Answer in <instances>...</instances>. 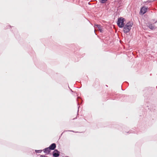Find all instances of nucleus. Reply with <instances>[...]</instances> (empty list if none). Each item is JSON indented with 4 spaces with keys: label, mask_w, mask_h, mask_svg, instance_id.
I'll return each mask as SVG.
<instances>
[{
    "label": "nucleus",
    "mask_w": 157,
    "mask_h": 157,
    "mask_svg": "<svg viewBox=\"0 0 157 157\" xmlns=\"http://www.w3.org/2000/svg\"><path fill=\"white\" fill-rule=\"evenodd\" d=\"M77 101H78V105L80 104H81L82 103V100L79 97H77Z\"/></svg>",
    "instance_id": "10"
},
{
    "label": "nucleus",
    "mask_w": 157,
    "mask_h": 157,
    "mask_svg": "<svg viewBox=\"0 0 157 157\" xmlns=\"http://www.w3.org/2000/svg\"><path fill=\"white\" fill-rule=\"evenodd\" d=\"M108 0H100V2L101 3H104L106 2Z\"/></svg>",
    "instance_id": "11"
},
{
    "label": "nucleus",
    "mask_w": 157,
    "mask_h": 157,
    "mask_svg": "<svg viewBox=\"0 0 157 157\" xmlns=\"http://www.w3.org/2000/svg\"><path fill=\"white\" fill-rule=\"evenodd\" d=\"M51 150L48 147L45 148L43 150L44 152L46 154H48L51 152Z\"/></svg>",
    "instance_id": "5"
},
{
    "label": "nucleus",
    "mask_w": 157,
    "mask_h": 157,
    "mask_svg": "<svg viewBox=\"0 0 157 157\" xmlns=\"http://www.w3.org/2000/svg\"><path fill=\"white\" fill-rule=\"evenodd\" d=\"M157 21H155V22H154V23H157Z\"/></svg>",
    "instance_id": "15"
},
{
    "label": "nucleus",
    "mask_w": 157,
    "mask_h": 157,
    "mask_svg": "<svg viewBox=\"0 0 157 157\" xmlns=\"http://www.w3.org/2000/svg\"><path fill=\"white\" fill-rule=\"evenodd\" d=\"M42 150H35V152L37 153H40L42 152Z\"/></svg>",
    "instance_id": "12"
},
{
    "label": "nucleus",
    "mask_w": 157,
    "mask_h": 157,
    "mask_svg": "<svg viewBox=\"0 0 157 157\" xmlns=\"http://www.w3.org/2000/svg\"><path fill=\"white\" fill-rule=\"evenodd\" d=\"M147 7H146L144 6L141 7L140 9V14H141L142 15H144L147 12Z\"/></svg>",
    "instance_id": "2"
},
{
    "label": "nucleus",
    "mask_w": 157,
    "mask_h": 157,
    "mask_svg": "<svg viewBox=\"0 0 157 157\" xmlns=\"http://www.w3.org/2000/svg\"><path fill=\"white\" fill-rule=\"evenodd\" d=\"M60 155V152L57 149L54 150L52 152V155L54 157H58Z\"/></svg>",
    "instance_id": "4"
},
{
    "label": "nucleus",
    "mask_w": 157,
    "mask_h": 157,
    "mask_svg": "<svg viewBox=\"0 0 157 157\" xmlns=\"http://www.w3.org/2000/svg\"><path fill=\"white\" fill-rule=\"evenodd\" d=\"M94 27L95 28L98 29V30L100 31L101 33H102L103 32V30L101 29V26L100 25L97 24L95 25L94 26Z\"/></svg>",
    "instance_id": "6"
},
{
    "label": "nucleus",
    "mask_w": 157,
    "mask_h": 157,
    "mask_svg": "<svg viewBox=\"0 0 157 157\" xmlns=\"http://www.w3.org/2000/svg\"><path fill=\"white\" fill-rule=\"evenodd\" d=\"M49 147L51 150H55V149L56 147V145L55 143H52L50 145V146Z\"/></svg>",
    "instance_id": "7"
},
{
    "label": "nucleus",
    "mask_w": 157,
    "mask_h": 157,
    "mask_svg": "<svg viewBox=\"0 0 157 157\" xmlns=\"http://www.w3.org/2000/svg\"><path fill=\"white\" fill-rule=\"evenodd\" d=\"M71 90L72 92H73L72 90L71 89Z\"/></svg>",
    "instance_id": "16"
},
{
    "label": "nucleus",
    "mask_w": 157,
    "mask_h": 157,
    "mask_svg": "<svg viewBox=\"0 0 157 157\" xmlns=\"http://www.w3.org/2000/svg\"><path fill=\"white\" fill-rule=\"evenodd\" d=\"M75 132V133H77V132H75L74 131H72V130H65L64 132Z\"/></svg>",
    "instance_id": "13"
},
{
    "label": "nucleus",
    "mask_w": 157,
    "mask_h": 157,
    "mask_svg": "<svg viewBox=\"0 0 157 157\" xmlns=\"http://www.w3.org/2000/svg\"><path fill=\"white\" fill-rule=\"evenodd\" d=\"M39 157H46L45 155H40Z\"/></svg>",
    "instance_id": "14"
},
{
    "label": "nucleus",
    "mask_w": 157,
    "mask_h": 157,
    "mask_svg": "<svg viewBox=\"0 0 157 157\" xmlns=\"http://www.w3.org/2000/svg\"><path fill=\"white\" fill-rule=\"evenodd\" d=\"M148 26L150 29L151 30H153L155 29V26H154L153 25H152V24H149Z\"/></svg>",
    "instance_id": "9"
},
{
    "label": "nucleus",
    "mask_w": 157,
    "mask_h": 157,
    "mask_svg": "<svg viewBox=\"0 0 157 157\" xmlns=\"http://www.w3.org/2000/svg\"><path fill=\"white\" fill-rule=\"evenodd\" d=\"M125 19L123 17H120L118 18L117 24L120 28H122L124 25Z\"/></svg>",
    "instance_id": "1"
},
{
    "label": "nucleus",
    "mask_w": 157,
    "mask_h": 157,
    "mask_svg": "<svg viewBox=\"0 0 157 157\" xmlns=\"http://www.w3.org/2000/svg\"><path fill=\"white\" fill-rule=\"evenodd\" d=\"M123 27L124 28L123 31L125 33H128L131 29V28L125 25H124V27Z\"/></svg>",
    "instance_id": "3"
},
{
    "label": "nucleus",
    "mask_w": 157,
    "mask_h": 157,
    "mask_svg": "<svg viewBox=\"0 0 157 157\" xmlns=\"http://www.w3.org/2000/svg\"><path fill=\"white\" fill-rule=\"evenodd\" d=\"M133 23L132 22H131L130 21L128 22H127L125 25H127V26H129L131 28L133 25Z\"/></svg>",
    "instance_id": "8"
}]
</instances>
